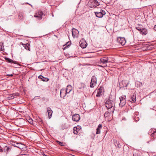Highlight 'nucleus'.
<instances>
[{
  "instance_id": "obj_18",
  "label": "nucleus",
  "mask_w": 156,
  "mask_h": 156,
  "mask_svg": "<svg viewBox=\"0 0 156 156\" xmlns=\"http://www.w3.org/2000/svg\"><path fill=\"white\" fill-rule=\"evenodd\" d=\"M72 86L70 85H69L67 86V88H66V93L68 94L69 93L70 91L72 90Z\"/></svg>"
},
{
  "instance_id": "obj_28",
  "label": "nucleus",
  "mask_w": 156,
  "mask_h": 156,
  "mask_svg": "<svg viewBox=\"0 0 156 156\" xmlns=\"http://www.w3.org/2000/svg\"><path fill=\"white\" fill-rule=\"evenodd\" d=\"M109 115V113L108 112H106L105 113L104 116L105 117H106L108 116Z\"/></svg>"
},
{
  "instance_id": "obj_42",
  "label": "nucleus",
  "mask_w": 156,
  "mask_h": 156,
  "mask_svg": "<svg viewBox=\"0 0 156 156\" xmlns=\"http://www.w3.org/2000/svg\"><path fill=\"white\" fill-rule=\"evenodd\" d=\"M29 121H30V120H31L30 119H29Z\"/></svg>"
},
{
  "instance_id": "obj_10",
  "label": "nucleus",
  "mask_w": 156,
  "mask_h": 156,
  "mask_svg": "<svg viewBox=\"0 0 156 156\" xmlns=\"http://www.w3.org/2000/svg\"><path fill=\"white\" fill-rule=\"evenodd\" d=\"M72 119L73 121L77 122L80 119V116L78 114H75L72 117Z\"/></svg>"
},
{
  "instance_id": "obj_27",
  "label": "nucleus",
  "mask_w": 156,
  "mask_h": 156,
  "mask_svg": "<svg viewBox=\"0 0 156 156\" xmlns=\"http://www.w3.org/2000/svg\"><path fill=\"white\" fill-rule=\"evenodd\" d=\"M123 82H123V81H122L121 82H120V83H119V85H120V86H121V87H127V84H125V85H123V86H121V84H123Z\"/></svg>"
},
{
  "instance_id": "obj_39",
  "label": "nucleus",
  "mask_w": 156,
  "mask_h": 156,
  "mask_svg": "<svg viewBox=\"0 0 156 156\" xmlns=\"http://www.w3.org/2000/svg\"><path fill=\"white\" fill-rule=\"evenodd\" d=\"M66 47H67L66 46L65 47L63 48V50H64L66 48Z\"/></svg>"
},
{
  "instance_id": "obj_2",
  "label": "nucleus",
  "mask_w": 156,
  "mask_h": 156,
  "mask_svg": "<svg viewBox=\"0 0 156 156\" xmlns=\"http://www.w3.org/2000/svg\"><path fill=\"white\" fill-rule=\"evenodd\" d=\"M89 3L90 6L91 8L96 7L99 5V3L96 0H90Z\"/></svg>"
},
{
  "instance_id": "obj_15",
  "label": "nucleus",
  "mask_w": 156,
  "mask_h": 156,
  "mask_svg": "<svg viewBox=\"0 0 156 156\" xmlns=\"http://www.w3.org/2000/svg\"><path fill=\"white\" fill-rule=\"evenodd\" d=\"M80 46L83 48H86L87 45V43L85 41H83L82 42L80 41Z\"/></svg>"
},
{
  "instance_id": "obj_4",
  "label": "nucleus",
  "mask_w": 156,
  "mask_h": 156,
  "mask_svg": "<svg viewBox=\"0 0 156 156\" xmlns=\"http://www.w3.org/2000/svg\"><path fill=\"white\" fill-rule=\"evenodd\" d=\"M136 92H134L131 95L129 99L128 100V101H130L132 103H134L136 101Z\"/></svg>"
},
{
  "instance_id": "obj_8",
  "label": "nucleus",
  "mask_w": 156,
  "mask_h": 156,
  "mask_svg": "<svg viewBox=\"0 0 156 156\" xmlns=\"http://www.w3.org/2000/svg\"><path fill=\"white\" fill-rule=\"evenodd\" d=\"M72 36L73 38L77 37L79 34L78 31L74 28H73L72 30Z\"/></svg>"
},
{
  "instance_id": "obj_29",
  "label": "nucleus",
  "mask_w": 156,
  "mask_h": 156,
  "mask_svg": "<svg viewBox=\"0 0 156 156\" xmlns=\"http://www.w3.org/2000/svg\"><path fill=\"white\" fill-rule=\"evenodd\" d=\"M126 98V96H123L121 97L120 98V101L124 100V99L125 100Z\"/></svg>"
},
{
  "instance_id": "obj_35",
  "label": "nucleus",
  "mask_w": 156,
  "mask_h": 156,
  "mask_svg": "<svg viewBox=\"0 0 156 156\" xmlns=\"http://www.w3.org/2000/svg\"><path fill=\"white\" fill-rule=\"evenodd\" d=\"M154 30L156 31V25H155L154 27Z\"/></svg>"
},
{
  "instance_id": "obj_25",
  "label": "nucleus",
  "mask_w": 156,
  "mask_h": 156,
  "mask_svg": "<svg viewBox=\"0 0 156 156\" xmlns=\"http://www.w3.org/2000/svg\"><path fill=\"white\" fill-rule=\"evenodd\" d=\"M6 60L7 61V62H9L10 63H12L14 64H16V62L12 60L11 59H10L9 58H7L6 59Z\"/></svg>"
},
{
  "instance_id": "obj_21",
  "label": "nucleus",
  "mask_w": 156,
  "mask_h": 156,
  "mask_svg": "<svg viewBox=\"0 0 156 156\" xmlns=\"http://www.w3.org/2000/svg\"><path fill=\"white\" fill-rule=\"evenodd\" d=\"M147 33V30L145 28H142L140 32V33L142 34L146 35Z\"/></svg>"
},
{
  "instance_id": "obj_32",
  "label": "nucleus",
  "mask_w": 156,
  "mask_h": 156,
  "mask_svg": "<svg viewBox=\"0 0 156 156\" xmlns=\"http://www.w3.org/2000/svg\"><path fill=\"white\" fill-rule=\"evenodd\" d=\"M3 148L1 147V146H0V152H3Z\"/></svg>"
},
{
  "instance_id": "obj_12",
  "label": "nucleus",
  "mask_w": 156,
  "mask_h": 156,
  "mask_svg": "<svg viewBox=\"0 0 156 156\" xmlns=\"http://www.w3.org/2000/svg\"><path fill=\"white\" fill-rule=\"evenodd\" d=\"M47 109L48 114V118L50 119L51 117L53 111L49 107H48Z\"/></svg>"
},
{
  "instance_id": "obj_33",
  "label": "nucleus",
  "mask_w": 156,
  "mask_h": 156,
  "mask_svg": "<svg viewBox=\"0 0 156 156\" xmlns=\"http://www.w3.org/2000/svg\"><path fill=\"white\" fill-rule=\"evenodd\" d=\"M133 156H139V155L137 153L134 152L133 154Z\"/></svg>"
},
{
  "instance_id": "obj_31",
  "label": "nucleus",
  "mask_w": 156,
  "mask_h": 156,
  "mask_svg": "<svg viewBox=\"0 0 156 156\" xmlns=\"http://www.w3.org/2000/svg\"><path fill=\"white\" fill-rule=\"evenodd\" d=\"M136 28L140 32L142 30V29L140 28L139 27H136Z\"/></svg>"
},
{
  "instance_id": "obj_23",
  "label": "nucleus",
  "mask_w": 156,
  "mask_h": 156,
  "mask_svg": "<svg viewBox=\"0 0 156 156\" xmlns=\"http://www.w3.org/2000/svg\"><path fill=\"white\" fill-rule=\"evenodd\" d=\"M120 102L119 104V105L121 107H123L126 104V100L124 99V100L120 101Z\"/></svg>"
},
{
  "instance_id": "obj_26",
  "label": "nucleus",
  "mask_w": 156,
  "mask_h": 156,
  "mask_svg": "<svg viewBox=\"0 0 156 156\" xmlns=\"http://www.w3.org/2000/svg\"><path fill=\"white\" fill-rule=\"evenodd\" d=\"M56 141L58 144L61 146H65V143L63 142H61L58 140H57Z\"/></svg>"
},
{
  "instance_id": "obj_24",
  "label": "nucleus",
  "mask_w": 156,
  "mask_h": 156,
  "mask_svg": "<svg viewBox=\"0 0 156 156\" xmlns=\"http://www.w3.org/2000/svg\"><path fill=\"white\" fill-rule=\"evenodd\" d=\"M95 13L96 16L98 18H101L103 17L101 13L100 12H95Z\"/></svg>"
},
{
  "instance_id": "obj_36",
  "label": "nucleus",
  "mask_w": 156,
  "mask_h": 156,
  "mask_svg": "<svg viewBox=\"0 0 156 156\" xmlns=\"http://www.w3.org/2000/svg\"><path fill=\"white\" fill-rule=\"evenodd\" d=\"M22 156H28L27 154H21Z\"/></svg>"
},
{
  "instance_id": "obj_30",
  "label": "nucleus",
  "mask_w": 156,
  "mask_h": 156,
  "mask_svg": "<svg viewBox=\"0 0 156 156\" xmlns=\"http://www.w3.org/2000/svg\"><path fill=\"white\" fill-rule=\"evenodd\" d=\"M100 12L101 13V14L103 16L105 14V12L103 10H101Z\"/></svg>"
},
{
  "instance_id": "obj_9",
  "label": "nucleus",
  "mask_w": 156,
  "mask_h": 156,
  "mask_svg": "<svg viewBox=\"0 0 156 156\" xmlns=\"http://www.w3.org/2000/svg\"><path fill=\"white\" fill-rule=\"evenodd\" d=\"M67 94L66 90L64 89H62L61 90L60 92V96L61 97L62 96L63 98H65L66 95Z\"/></svg>"
},
{
  "instance_id": "obj_17",
  "label": "nucleus",
  "mask_w": 156,
  "mask_h": 156,
  "mask_svg": "<svg viewBox=\"0 0 156 156\" xmlns=\"http://www.w3.org/2000/svg\"><path fill=\"white\" fill-rule=\"evenodd\" d=\"M22 44L26 49L27 50H28L29 51H30V45L28 43H27L26 44H24L22 43Z\"/></svg>"
},
{
  "instance_id": "obj_41",
  "label": "nucleus",
  "mask_w": 156,
  "mask_h": 156,
  "mask_svg": "<svg viewBox=\"0 0 156 156\" xmlns=\"http://www.w3.org/2000/svg\"><path fill=\"white\" fill-rule=\"evenodd\" d=\"M29 121H30V120H31L30 119H29Z\"/></svg>"
},
{
  "instance_id": "obj_43",
  "label": "nucleus",
  "mask_w": 156,
  "mask_h": 156,
  "mask_svg": "<svg viewBox=\"0 0 156 156\" xmlns=\"http://www.w3.org/2000/svg\"><path fill=\"white\" fill-rule=\"evenodd\" d=\"M116 142H117V140H116Z\"/></svg>"
},
{
  "instance_id": "obj_19",
  "label": "nucleus",
  "mask_w": 156,
  "mask_h": 156,
  "mask_svg": "<svg viewBox=\"0 0 156 156\" xmlns=\"http://www.w3.org/2000/svg\"><path fill=\"white\" fill-rule=\"evenodd\" d=\"M102 128V125L101 124H99L98 128H97L96 130V134H99L100 133V130Z\"/></svg>"
},
{
  "instance_id": "obj_7",
  "label": "nucleus",
  "mask_w": 156,
  "mask_h": 156,
  "mask_svg": "<svg viewBox=\"0 0 156 156\" xmlns=\"http://www.w3.org/2000/svg\"><path fill=\"white\" fill-rule=\"evenodd\" d=\"M117 41L122 45H125L126 43V41L125 38L124 37H119L117 38Z\"/></svg>"
},
{
  "instance_id": "obj_44",
  "label": "nucleus",
  "mask_w": 156,
  "mask_h": 156,
  "mask_svg": "<svg viewBox=\"0 0 156 156\" xmlns=\"http://www.w3.org/2000/svg\"><path fill=\"white\" fill-rule=\"evenodd\" d=\"M1 113H0V115H1Z\"/></svg>"
},
{
  "instance_id": "obj_38",
  "label": "nucleus",
  "mask_w": 156,
  "mask_h": 156,
  "mask_svg": "<svg viewBox=\"0 0 156 156\" xmlns=\"http://www.w3.org/2000/svg\"><path fill=\"white\" fill-rule=\"evenodd\" d=\"M2 45H3V44L2 43H0V46L2 45Z\"/></svg>"
},
{
  "instance_id": "obj_1",
  "label": "nucleus",
  "mask_w": 156,
  "mask_h": 156,
  "mask_svg": "<svg viewBox=\"0 0 156 156\" xmlns=\"http://www.w3.org/2000/svg\"><path fill=\"white\" fill-rule=\"evenodd\" d=\"M105 105L107 109H111V111L112 112H114L115 105V101L114 100L108 99L105 103Z\"/></svg>"
},
{
  "instance_id": "obj_5",
  "label": "nucleus",
  "mask_w": 156,
  "mask_h": 156,
  "mask_svg": "<svg viewBox=\"0 0 156 156\" xmlns=\"http://www.w3.org/2000/svg\"><path fill=\"white\" fill-rule=\"evenodd\" d=\"M97 83V79L96 77L93 76L92 77L91 81L90 83V87H94L96 85Z\"/></svg>"
},
{
  "instance_id": "obj_22",
  "label": "nucleus",
  "mask_w": 156,
  "mask_h": 156,
  "mask_svg": "<svg viewBox=\"0 0 156 156\" xmlns=\"http://www.w3.org/2000/svg\"><path fill=\"white\" fill-rule=\"evenodd\" d=\"M38 77V78L41 79L43 81H47L49 80L48 79L44 78V76L41 75L39 76Z\"/></svg>"
},
{
  "instance_id": "obj_14",
  "label": "nucleus",
  "mask_w": 156,
  "mask_h": 156,
  "mask_svg": "<svg viewBox=\"0 0 156 156\" xmlns=\"http://www.w3.org/2000/svg\"><path fill=\"white\" fill-rule=\"evenodd\" d=\"M108 58L107 57H104L100 59L101 62L104 64H105L108 62Z\"/></svg>"
},
{
  "instance_id": "obj_16",
  "label": "nucleus",
  "mask_w": 156,
  "mask_h": 156,
  "mask_svg": "<svg viewBox=\"0 0 156 156\" xmlns=\"http://www.w3.org/2000/svg\"><path fill=\"white\" fill-rule=\"evenodd\" d=\"M11 144L13 146L16 147L20 148V145L21 144L20 143L16 142L13 141H11Z\"/></svg>"
},
{
  "instance_id": "obj_11",
  "label": "nucleus",
  "mask_w": 156,
  "mask_h": 156,
  "mask_svg": "<svg viewBox=\"0 0 156 156\" xmlns=\"http://www.w3.org/2000/svg\"><path fill=\"white\" fill-rule=\"evenodd\" d=\"M103 89L101 87L99 88L97 90V94L96 96L97 97H99L103 94Z\"/></svg>"
},
{
  "instance_id": "obj_13",
  "label": "nucleus",
  "mask_w": 156,
  "mask_h": 156,
  "mask_svg": "<svg viewBox=\"0 0 156 156\" xmlns=\"http://www.w3.org/2000/svg\"><path fill=\"white\" fill-rule=\"evenodd\" d=\"M81 127L80 126H77V127H75L73 128V133L75 134H77L78 131L80 130Z\"/></svg>"
},
{
  "instance_id": "obj_3",
  "label": "nucleus",
  "mask_w": 156,
  "mask_h": 156,
  "mask_svg": "<svg viewBox=\"0 0 156 156\" xmlns=\"http://www.w3.org/2000/svg\"><path fill=\"white\" fill-rule=\"evenodd\" d=\"M43 13L41 11L37 10L35 14L34 17L37 18L38 20H41L42 18Z\"/></svg>"
},
{
  "instance_id": "obj_37",
  "label": "nucleus",
  "mask_w": 156,
  "mask_h": 156,
  "mask_svg": "<svg viewBox=\"0 0 156 156\" xmlns=\"http://www.w3.org/2000/svg\"><path fill=\"white\" fill-rule=\"evenodd\" d=\"M8 76H13V75L12 74L8 75Z\"/></svg>"
},
{
  "instance_id": "obj_40",
  "label": "nucleus",
  "mask_w": 156,
  "mask_h": 156,
  "mask_svg": "<svg viewBox=\"0 0 156 156\" xmlns=\"http://www.w3.org/2000/svg\"><path fill=\"white\" fill-rule=\"evenodd\" d=\"M11 97H12V98H11L12 99H13L14 98V97L13 96H12Z\"/></svg>"
},
{
  "instance_id": "obj_34",
  "label": "nucleus",
  "mask_w": 156,
  "mask_h": 156,
  "mask_svg": "<svg viewBox=\"0 0 156 156\" xmlns=\"http://www.w3.org/2000/svg\"><path fill=\"white\" fill-rule=\"evenodd\" d=\"M19 16H20V17H21L22 16V13H20L19 14ZM21 18H22L21 17Z\"/></svg>"
},
{
  "instance_id": "obj_20",
  "label": "nucleus",
  "mask_w": 156,
  "mask_h": 156,
  "mask_svg": "<svg viewBox=\"0 0 156 156\" xmlns=\"http://www.w3.org/2000/svg\"><path fill=\"white\" fill-rule=\"evenodd\" d=\"M3 151L5 152H7L11 150L10 146H6L3 148Z\"/></svg>"
},
{
  "instance_id": "obj_6",
  "label": "nucleus",
  "mask_w": 156,
  "mask_h": 156,
  "mask_svg": "<svg viewBox=\"0 0 156 156\" xmlns=\"http://www.w3.org/2000/svg\"><path fill=\"white\" fill-rule=\"evenodd\" d=\"M148 134L153 138H156V129H150Z\"/></svg>"
}]
</instances>
